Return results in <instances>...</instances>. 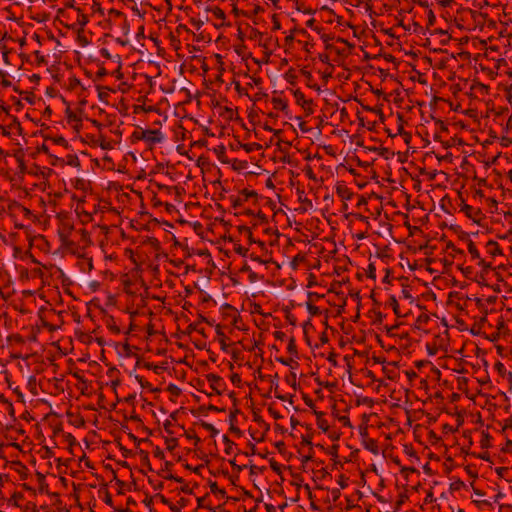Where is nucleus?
<instances>
[{
  "mask_svg": "<svg viewBox=\"0 0 512 512\" xmlns=\"http://www.w3.org/2000/svg\"><path fill=\"white\" fill-rule=\"evenodd\" d=\"M387 333L391 338L398 337L400 339H406L408 344L410 343L411 337H416L417 332L421 330V327L414 325L410 331H406L403 328V322H398L390 327H386Z\"/></svg>",
  "mask_w": 512,
  "mask_h": 512,
  "instance_id": "1",
  "label": "nucleus"
},
{
  "mask_svg": "<svg viewBox=\"0 0 512 512\" xmlns=\"http://www.w3.org/2000/svg\"><path fill=\"white\" fill-rule=\"evenodd\" d=\"M457 326L449 325L448 322H442L443 327L445 328L442 334H437L434 336L433 343L440 349L446 350L449 344V333L448 329L456 328L459 331L468 330L467 327H464L465 322H456Z\"/></svg>",
  "mask_w": 512,
  "mask_h": 512,
  "instance_id": "2",
  "label": "nucleus"
},
{
  "mask_svg": "<svg viewBox=\"0 0 512 512\" xmlns=\"http://www.w3.org/2000/svg\"><path fill=\"white\" fill-rule=\"evenodd\" d=\"M97 329L92 330L90 333L83 332L81 330H75V337L83 344L89 345L92 342H96L98 345L103 346L105 344V340L101 336L93 337L92 334H96Z\"/></svg>",
  "mask_w": 512,
  "mask_h": 512,
  "instance_id": "3",
  "label": "nucleus"
},
{
  "mask_svg": "<svg viewBox=\"0 0 512 512\" xmlns=\"http://www.w3.org/2000/svg\"><path fill=\"white\" fill-rule=\"evenodd\" d=\"M141 139L149 144H157L164 140V135L159 129H145L141 132Z\"/></svg>",
  "mask_w": 512,
  "mask_h": 512,
  "instance_id": "4",
  "label": "nucleus"
},
{
  "mask_svg": "<svg viewBox=\"0 0 512 512\" xmlns=\"http://www.w3.org/2000/svg\"><path fill=\"white\" fill-rule=\"evenodd\" d=\"M201 324L202 322H192L187 326V329L182 332V334H186L190 336L191 339H194V343L197 348H201V346L197 344L198 339L195 338L193 333L196 332V330H198V326Z\"/></svg>",
  "mask_w": 512,
  "mask_h": 512,
  "instance_id": "5",
  "label": "nucleus"
},
{
  "mask_svg": "<svg viewBox=\"0 0 512 512\" xmlns=\"http://www.w3.org/2000/svg\"><path fill=\"white\" fill-rule=\"evenodd\" d=\"M226 328L225 326H222L220 324L216 325V334L219 337V342L221 345V350L227 351L228 345L226 344V339L228 338L226 334L224 333L223 329Z\"/></svg>",
  "mask_w": 512,
  "mask_h": 512,
  "instance_id": "6",
  "label": "nucleus"
},
{
  "mask_svg": "<svg viewBox=\"0 0 512 512\" xmlns=\"http://www.w3.org/2000/svg\"><path fill=\"white\" fill-rule=\"evenodd\" d=\"M206 378L209 382H211V389L217 394V395H221L222 394V391L219 390L216 386L217 383H219L221 381V377L218 376V375H215V374H207L206 375Z\"/></svg>",
  "mask_w": 512,
  "mask_h": 512,
  "instance_id": "7",
  "label": "nucleus"
},
{
  "mask_svg": "<svg viewBox=\"0 0 512 512\" xmlns=\"http://www.w3.org/2000/svg\"><path fill=\"white\" fill-rule=\"evenodd\" d=\"M364 447L374 455H377L379 453L378 443L374 439H368L364 441Z\"/></svg>",
  "mask_w": 512,
  "mask_h": 512,
  "instance_id": "8",
  "label": "nucleus"
},
{
  "mask_svg": "<svg viewBox=\"0 0 512 512\" xmlns=\"http://www.w3.org/2000/svg\"><path fill=\"white\" fill-rule=\"evenodd\" d=\"M41 328H44L42 326V324L41 325L37 324V325L33 326L31 328V331L26 335L27 341H30V342L37 341V335L40 332Z\"/></svg>",
  "mask_w": 512,
  "mask_h": 512,
  "instance_id": "9",
  "label": "nucleus"
},
{
  "mask_svg": "<svg viewBox=\"0 0 512 512\" xmlns=\"http://www.w3.org/2000/svg\"><path fill=\"white\" fill-rule=\"evenodd\" d=\"M314 413L317 416V425H318L319 429H321L323 432H327L329 429V425L326 420L321 418L323 416V413L317 412V411H315Z\"/></svg>",
  "mask_w": 512,
  "mask_h": 512,
  "instance_id": "10",
  "label": "nucleus"
},
{
  "mask_svg": "<svg viewBox=\"0 0 512 512\" xmlns=\"http://www.w3.org/2000/svg\"><path fill=\"white\" fill-rule=\"evenodd\" d=\"M155 497L159 498L163 504L168 505L172 512H180V509L176 505L172 504L163 494L158 493Z\"/></svg>",
  "mask_w": 512,
  "mask_h": 512,
  "instance_id": "11",
  "label": "nucleus"
},
{
  "mask_svg": "<svg viewBox=\"0 0 512 512\" xmlns=\"http://www.w3.org/2000/svg\"><path fill=\"white\" fill-rule=\"evenodd\" d=\"M7 340H8L9 342L14 341V342H16V343H18V344H23V343H25V342L27 341V339H26V335H24V334H20V333H16V334L9 335V336L7 337Z\"/></svg>",
  "mask_w": 512,
  "mask_h": 512,
  "instance_id": "12",
  "label": "nucleus"
},
{
  "mask_svg": "<svg viewBox=\"0 0 512 512\" xmlns=\"http://www.w3.org/2000/svg\"><path fill=\"white\" fill-rule=\"evenodd\" d=\"M481 448L487 449L490 447V435L488 432H482V439L480 441Z\"/></svg>",
  "mask_w": 512,
  "mask_h": 512,
  "instance_id": "13",
  "label": "nucleus"
},
{
  "mask_svg": "<svg viewBox=\"0 0 512 512\" xmlns=\"http://www.w3.org/2000/svg\"><path fill=\"white\" fill-rule=\"evenodd\" d=\"M201 426L211 433V437H215L218 433V430L210 423L201 421Z\"/></svg>",
  "mask_w": 512,
  "mask_h": 512,
  "instance_id": "14",
  "label": "nucleus"
},
{
  "mask_svg": "<svg viewBox=\"0 0 512 512\" xmlns=\"http://www.w3.org/2000/svg\"><path fill=\"white\" fill-rule=\"evenodd\" d=\"M209 487H210V491H211L212 493H219V494H221L223 497H225V496H226V492H225V490L218 488V486H217V483H216V482L210 481V482H209Z\"/></svg>",
  "mask_w": 512,
  "mask_h": 512,
  "instance_id": "15",
  "label": "nucleus"
},
{
  "mask_svg": "<svg viewBox=\"0 0 512 512\" xmlns=\"http://www.w3.org/2000/svg\"><path fill=\"white\" fill-rule=\"evenodd\" d=\"M222 441L226 444L225 453L230 454L231 450H232V446L234 444L233 441H231L227 435L222 436Z\"/></svg>",
  "mask_w": 512,
  "mask_h": 512,
  "instance_id": "16",
  "label": "nucleus"
},
{
  "mask_svg": "<svg viewBox=\"0 0 512 512\" xmlns=\"http://www.w3.org/2000/svg\"><path fill=\"white\" fill-rule=\"evenodd\" d=\"M287 350H288L289 353H291L293 355L297 356V354H298L297 347H296V344H295V339L293 337H291L290 340H289Z\"/></svg>",
  "mask_w": 512,
  "mask_h": 512,
  "instance_id": "17",
  "label": "nucleus"
},
{
  "mask_svg": "<svg viewBox=\"0 0 512 512\" xmlns=\"http://www.w3.org/2000/svg\"><path fill=\"white\" fill-rule=\"evenodd\" d=\"M167 390L174 396H179L181 394V389L173 383L168 385Z\"/></svg>",
  "mask_w": 512,
  "mask_h": 512,
  "instance_id": "18",
  "label": "nucleus"
},
{
  "mask_svg": "<svg viewBox=\"0 0 512 512\" xmlns=\"http://www.w3.org/2000/svg\"><path fill=\"white\" fill-rule=\"evenodd\" d=\"M323 326L325 327V331H323L320 335V341L322 344H326L329 341L327 329L329 328L328 322H323Z\"/></svg>",
  "mask_w": 512,
  "mask_h": 512,
  "instance_id": "19",
  "label": "nucleus"
},
{
  "mask_svg": "<svg viewBox=\"0 0 512 512\" xmlns=\"http://www.w3.org/2000/svg\"><path fill=\"white\" fill-rule=\"evenodd\" d=\"M482 324L475 322L474 325L469 329L470 333L473 335L481 334Z\"/></svg>",
  "mask_w": 512,
  "mask_h": 512,
  "instance_id": "20",
  "label": "nucleus"
},
{
  "mask_svg": "<svg viewBox=\"0 0 512 512\" xmlns=\"http://www.w3.org/2000/svg\"><path fill=\"white\" fill-rule=\"evenodd\" d=\"M426 350L429 355L433 356L438 352L439 348L432 342L426 344Z\"/></svg>",
  "mask_w": 512,
  "mask_h": 512,
  "instance_id": "21",
  "label": "nucleus"
},
{
  "mask_svg": "<svg viewBox=\"0 0 512 512\" xmlns=\"http://www.w3.org/2000/svg\"><path fill=\"white\" fill-rule=\"evenodd\" d=\"M42 326L44 328H47L50 332L61 329V325H55L52 324L51 322H42Z\"/></svg>",
  "mask_w": 512,
  "mask_h": 512,
  "instance_id": "22",
  "label": "nucleus"
},
{
  "mask_svg": "<svg viewBox=\"0 0 512 512\" xmlns=\"http://www.w3.org/2000/svg\"><path fill=\"white\" fill-rule=\"evenodd\" d=\"M464 486V482L461 480H456L450 484V490L458 491Z\"/></svg>",
  "mask_w": 512,
  "mask_h": 512,
  "instance_id": "23",
  "label": "nucleus"
},
{
  "mask_svg": "<svg viewBox=\"0 0 512 512\" xmlns=\"http://www.w3.org/2000/svg\"><path fill=\"white\" fill-rule=\"evenodd\" d=\"M271 469L277 474H281V466L278 462H276L273 458L269 461Z\"/></svg>",
  "mask_w": 512,
  "mask_h": 512,
  "instance_id": "24",
  "label": "nucleus"
},
{
  "mask_svg": "<svg viewBox=\"0 0 512 512\" xmlns=\"http://www.w3.org/2000/svg\"><path fill=\"white\" fill-rule=\"evenodd\" d=\"M483 334L485 335V338L492 341V342H495L498 340V338L500 337V332L499 331H496V332H493L491 334H486V332H483Z\"/></svg>",
  "mask_w": 512,
  "mask_h": 512,
  "instance_id": "25",
  "label": "nucleus"
},
{
  "mask_svg": "<svg viewBox=\"0 0 512 512\" xmlns=\"http://www.w3.org/2000/svg\"><path fill=\"white\" fill-rule=\"evenodd\" d=\"M240 413V410L237 408V406H234V409L230 411L229 415V423H234L236 416Z\"/></svg>",
  "mask_w": 512,
  "mask_h": 512,
  "instance_id": "26",
  "label": "nucleus"
},
{
  "mask_svg": "<svg viewBox=\"0 0 512 512\" xmlns=\"http://www.w3.org/2000/svg\"><path fill=\"white\" fill-rule=\"evenodd\" d=\"M497 331L502 335H506L508 333V328L505 325V322H498Z\"/></svg>",
  "mask_w": 512,
  "mask_h": 512,
  "instance_id": "27",
  "label": "nucleus"
},
{
  "mask_svg": "<svg viewBox=\"0 0 512 512\" xmlns=\"http://www.w3.org/2000/svg\"><path fill=\"white\" fill-rule=\"evenodd\" d=\"M501 451L503 453H511L512 452V440L507 439L505 446L502 447Z\"/></svg>",
  "mask_w": 512,
  "mask_h": 512,
  "instance_id": "28",
  "label": "nucleus"
},
{
  "mask_svg": "<svg viewBox=\"0 0 512 512\" xmlns=\"http://www.w3.org/2000/svg\"><path fill=\"white\" fill-rule=\"evenodd\" d=\"M166 443H167V449L173 450L177 446V439L176 438L166 439Z\"/></svg>",
  "mask_w": 512,
  "mask_h": 512,
  "instance_id": "29",
  "label": "nucleus"
},
{
  "mask_svg": "<svg viewBox=\"0 0 512 512\" xmlns=\"http://www.w3.org/2000/svg\"><path fill=\"white\" fill-rule=\"evenodd\" d=\"M122 347H123L125 357L132 356L131 346L129 345V343L127 341L125 343H123Z\"/></svg>",
  "mask_w": 512,
  "mask_h": 512,
  "instance_id": "30",
  "label": "nucleus"
},
{
  "mask_svg": "<svg viewBox=\"0 0 512 512\" xmlns=\"http://www.w3.org/2000/svg\"><path fill=\"white\" fill-rule=\"evenodd\" d=\"M21 498H23L22 493H20V492H15V493L11 496V498H10V500H9V501H10V502H13V504H14L15 506H19V505H18V503H17V500H18V499H21Z\"/></svg>",
  "mask_w": 512,
  "mask_h": 512,
  "instance_id": "31",
  "label": "nucleus"
},
{
  "mask_svg": "<svg viewBox=\"0 0 512 512\" xmlns=\"http://www.w3.org/2000/svg\"><path fill=\"white\" fill-rule=\"evenodd\" d=\"M495 368L496 370L498 371V373L501 375V376H504L505 373H506V370H505V367L503 365L502 362L498 361L496 364H495Z\"/></svg>",
  "mask_w": 512,
  "mask_h": 512,
  "instance_id": "32",
  "label": "nucleus"
},
{
  "mask_svg": "<svg viewBox=\"0 0 512 512\" xmlns=\"http://www.w3.org/2000/svg\"><path fill=\"white\" fill-rule=\"evenodd\" d=\"M336 353L335 352H330L328 357H327V360L334 366L336 367L338 365L337 363V360H336Z\"/></svg>",
  "mask_w": 512,
  "mask_h": 512,
  "instance_id": "33",
  "label": "nucleus"
},
{
  "mask_svg": "<svg viewBox=\"0 0 512 512\" xmlns=\"http://www.w3.org/2000/svg\"><path fill=\"white\" fill-rule=\"evenodd\" d=\"M185 436L189 439H194L196 444L200 441V438L195 434L193 430L186 431Z\"/></svg>",
  "mask_w": 512,
  "mask_h": 512,
  "instance_id": "34",
  "label": "nucleus"
},
{
  "mask_svg": "<svg viewBox=\"0 0 512 512\" xmlns=\"http://www.w3.org/2000/svg\"><path fill=\"white\" fill-rule=\"evenodd\" d=\"M302 443L306 444V445H309L310 446V450H311L312 449V435H310V434L303 435L302 436Z\"/></svg>",
  "mask_w": 512,
  "mask_h": 512,
  "instance_id": "35",
  "label": "nucleus"
},
{
  "mask_svg": "<svg viewBox=\"0 0 512 512\" xmlns=\"http://www.w3.org/2000/svg\"><path fill=\"white\" fill-rule=\"evenodd\" d=\"M508 429H512V416L505 420V423L502 427V433Z\"/></svg>",
  "mask_w": 512,
  "mask_h": 512,
  "instance_id": "36",
  "label": "nucleus"
},
{
  "mask_svg": "<svg viewBox=\"0 0 512 512\" xmlns=\"http://www.w3.org/2000/svg\"><path fill=\"white\" fill-rule=\"evenodd\" d=\"M339 421L342 422L344 426L352 428V424L348 416L339 417Z\"/></svg>",
  "mask_w": 512,
  "mask_h": 512,
  "instance_id": "37",
  "label": "nucleus"
},
{
  "mask_svg": "<svg viewBox=\"0 0 512 512\" xmlns=\"http://www.w3.org/2000/svg\"><path fill=\"white\" fill-rule=\"evenodd\" d=\"M144 367L147 369H152L154 372L158 373V371L161 369L160 366L154 365L152 363L146 362L144 364Z\"/></svg>",
  "mask_w": 512,
  "mask_h": 512,
  "instance_id": "38",
  "label": "nucleus"
},
{
  "mask_svg": "<svg viewBox=\"0 0 512 512\" xmlns=\"http://www.w3.org/2000/svg\"><path fill=\"white\" fill-rule=\"evenodd\" d=\"M154 456L159 459H164V457H165L163 450L158 446L154 450Z\"/></svg>",
  "mask_w": 512,
  "mask_h": 512,
  "instance_id": "39",
  "label": "nucleus"
},
{
  "mask_svg": "<svg viewBox=\"0 0 512 512\" xmlns=\"http://www.w3.org/2000/svg\"><path fill=\"white\" fill-rule=\"evenodd\" d=\"M229 424H230L229 430L232 433H235L238 436L242 435V431L237 426H235L234 423H229Z\"/></svg>",
  "mask_w": 512,
  "mask_h": 512,
  "instance_id": "40",
  "label": "nucleus"
},
{
  "mask_svg": "<svg viewBox=\"0 0 512 512\" xmlns=\"http://www.w3.org/2000/svg\"><path fill=\"white\" fill-rule=\"evenodd\" d=\"M268 412L273 416L274 419H280L282 418V416L279 414L278 411H276L275 409H273L272 407H269L268 408Z\"/></svg>",
  "mask_w": 512,
  "mask_h": 512,
  "instance_id": "41",
  "label": "nucleus"
},
{
  "mask_svg": "<svg viewBox=\"0 0 512 512\" xmlns=\"http://www.w3.org/2000/svg\"><path fill=\"white\" fill-rule=\"evenodd\" d=\"M230 380L233 384H240V382H241V378H240L239 374H237V373L232 374L230 377Z\"/></svg>",
  "mask_w": 512,
  "mask_h": 512,
  "instance_id": "42",
  "label": "nucleus"
},
{
  "mask_svg": "<svg viewBox=\"0 0 512 512\" xmlns=\"http://www.w3.org/2000/svg\"><path fill=\"white\" fill-rule=\"evenodd\" d=\"M338 485L344 489L345 487H347V482H346V478L344 477V475H340L339 476V479H338Z\"/></svg>",
  "mask_w": 512,
  "mask_h": 512,
  "instance_id": "43",
  "label": "nucleus"
},
{
  "mask_svg": "<svg viewBox=\"0 0 512 512\" xmlns=\"http://www.w3.org/2000/svg\"><path fill=\"white\" fill-rule=\"evenodd\" d=\"M139 326L135 322H130L129 328L127 330V334H130L134 331H138Z\"/></svg>",
  "mask_w": 512,
  "mask_h": 512,
  "instance_id": "44",
  "label": "nucleus"
},
{
  "mask_svg": "<svg viewBox=\"0 0 512 512\" xmlns=\"http://www.w3.org/2000/svg\"><path fill=\"white\" fill-rule=\"evenodd\" d=\"M186 469L188 470H191L193 471L194 473H199L200 472V469L203 467V465H199V466H196V467H192L191 465L189 464H185L184 466Z\"/></svg>",
  "mask_w": 512,
  "mask_h": 512,
  "instance_id": "45",
  "label": "nucleus"
},
{
  "mask_svg": "<svg viewBox=\"0 0 512 512\" xmlns=\"http://www.w3.org/2000/svg\"><path fill=\"white\" fill-rule=\"evenodd\" d=\"M495 471L499 477L503 478L504 473L508 471V468L507 467H498V468H496Z\"/></svg>",
  "mask_w": 512,
  "mask_h": 512,
  "instance_id": "46",
  "label": "nucleus"
},
{
  "mask_svg": "<svg viewBox=\"0 0 512 512\" xmlns=\"http://www.w3.org/2000/svg\"><path fill=\"white\" fill-rule=\"evenodd\" d=\"M229 463L237 470V471H242L243 469H245L247 466L246 465H243V466H240V465H237V463L235 462V460H230Z\"/></svg>",
  "mask_w": 512,
  "mask_h": 512,
  "instance_id": "47",
  "label": "nucleus"
},
{
  "mask_svg": "<svg viewBox=\"0 0 512 512\" xmlns=\"http://www.w3.org/2000/svg\"><path fill=\"white\" fill-rule=\"evenodd\" d=\"M330 454L334 457H338V445H332L330 448Z\"/></svg>",
  "mask_w": 512,
  "mask_h": 512,
  "instance_id": "48",
  "label": "nucleus"
},
{
  "mask_svg": "<svg viewBox=\"0 0 512 512\" xmlns=\"http://www.w3.org/2000/svg\"><path fill=\"white\" fill-rule=\"evenodd\" d=\"M477 457H478V458H480V459H482V460H485V461H487V462H491V463H492V461H491V459H490V455H489V453H487V452L481 453V454H479Z\"/></svg>",
  "mask_w": 512,
  "mask_h": 512,
  "instance_id": "49",
  "label": "nucleus"
},
{
  "mask_svg": "<svg viewBox=\"0 0 512 512\" xmlns=\"http://www.w3.org/2000/svg\"><path fill=\"white\" fill-rule=\"evenodd\" d=\"M141 454L144 456V462L148 466L149 470H152V467L150 465L149 456L147 452L141 451Z\"/></svg>",
  "mask_w": 512,
  "mask_h": 512,
  "instance_id": "50",
  "label": "nucleus"
},
{
  "mask_svg": "<svg viewBox=\"0 0 512 512\" xmlns=\"http://www.w3.org/2000/svg\"><path fill=\"white\" fill-rule=\"evenodd\" d=\"M344 360H345V362L347 364V370H348V373H349V377L351 378L352 365H351V362H350V357L349 356H345Z\"/></svg>",
  "mask_w": 512,
  "mask_h": 512,
  "instance_id": "51",
  "label": "nucleus"
},
{
  "mask_svg": "<svg viewBox=\"0 0 512 512\" xmlns=\"http://www.w3.org/2000/svg\"><path fill=\"white\" fill-rule=\"evenodd\" d=\"M108 328L112 332L117 333V334L121 332V328L118 325H116V324H110V325H108Z\"/></svg>",
  "mask_w": 512,
  "mask_h": 512,
  "instance_id": "52",
  "label": "nucleus"
},
{
  "mask_svg": "<svg viewBox=\"0 0 512 512\" xmlns=\"http://www.w3.org/2000/svg\"><path fill=\"white\" fill-rule=\"evenodd\" d=\"M66 440L68 441L70 446H73L76 443L75 437L70 433L66 436Z\"/></svg>",
  "mask_w": 512,
  "mask_h": 512,
  "instance_id": "53",
  "label": "nucleus"
},
{
  "mask_svg": "<svg viewBox=\"0 0 512 512\" xmlns=\"http://www.w3.org/2000/svg\"><path fill=\"white\" fill-rule=\"evenodd\" d=\"M146 330H147V334L148 336H152L153 334L156 333V331L154 330V327L151 323H149L147 326H146Z\"/></svg>",
  "mask_w": 512,
  "mask_h": 512,
  "instance_id": "54",
  "label": "nucleus"
},
{
  "mask_svg": "<svg viewBox=\"0 0 512 512\" xmlns=\"http://www.w3.org/2000/svg\"><path fill=\"white\" fill-rule=\"evenodd\" d=\"M104 502H105L107 505H112V496H111V494L109 493V491H106L105 498H104Z\"/></svg>",
  "mask_w": 512,
  "mask_h": 512,
  "instance_id": "55",
  "label": "nucleus"
},
{
  "mask_svg": "<svg viewBox=\"0 0 512 512\" xmlns=\"http://www.w3.org/2000/svg\"><path fill=\"white\" fill-rule=\"evenodd\" d=\"M257 470L262 472L264 470V467L258 468L256 465L250 466V474L251 475L256 474Z\"/></svg>",
  "mask_w": 512,
  "mask_h": 512,
  "instance_id": "56",
  "label": "nucleus"
},
{
  "mask_svg": "<svg viewBox=\"0 0 512 512\" xmlns=\"http://www.w3.org/2000/svg\"><path fill=\"white\" fill-rule=\"evenodd\" d=\"M465 469H466L467 473H468L472 478H477V477H478L477 472L472 471V469H471V467H470L469 465H468V466H466V468H465Z\"/></svg>",
  "mask_w": 512,
  "mask_h": 512,
  "instance_id": "57",
  "label": "nucleus"
},
{
  "mask_svg": "<svg viewBox=\"0 0 512 512\" xmlns=\"http://www.w3.org/2000/svg\"><path fill=\"white\" fill-rule=\"evenodd\" d=\"M177 503L178 504L176 506L181 510V508L187 505V500L185 498H180V500Z\"/></svg>",
  "mask_w": 512,
  "mask_h": 512,
  "instance_id": "58",
  "label": "nucleus"
},
{
  "mask_svg": "<svg viewBox=\"0 0 512 512\" xmlns=\"http://www.w3.org/2000/svg\"><path fill=\"white\" fill-rule=\"evenodd\" d=\"M383 372L387 375L389 379H393V376L391 375L392 370H390L387 366L382 367Z\"/></svg>",
  "mask_w": 512,
  "mask_h": 512,
  "instance_id": "59",
  "label": "nucleus"
},
{
  "mask_svg": "<svg viewBox=\"0 0 512 512\" xmlns=\"http://www.w3.org/2000/svg\"><path fill=\"white\" fill-rule=\"evenodd\" d=\"M406 472L414 473V472H417V470L414 467H402L401 473L404 474Z\"/></svg>",
  "mask_w": 512,
  "mask_h": 512,
  "instance_id": "60",
  "label": "nucleus"
},
{
  "mask_svg": "<svg viewBox=\"0 0 512 512\" xmlns=\"http://www.w3.org/2000/svg\"><path fill=\"white\" fill-rule=\"evenodd\" d=\"M180 491L187 494H192L193 490L188 487V485H184L180 488Z\"/></svg>",
  "mask_w": 512,
  "mask_h": 512,
  "instance_id": "61",
  "label": "nucleus"
},
{
  "mask_svg": "<svg viewBox=\"0 0 512 512\" xmlns=\"http://www.w3.org/2000/svg\"><path fill=\"white\" fill-rule=\"evenodd\" d=\"M372 360L374 361V363H377V364L385 363V358H382V357L373 356Z\"/></svg>",
  "mask_w": 512,
  "mask_h": 512,
  "instance_id": "62",
  "label": "nucleus"
},
{
  "mask_svg": "<svg viewBox=\"0 0 512 512\" xmlns=\"http://www.w3.org/2000/svg\"><path fill=\"white\" fill-rule=\"evenodd\" d=\"M279 363L283 364V365H290V362L292 361V359H284V358H277L276 359Z\"/></svg>",
  "mask_w": 512,
  "mask_h": 512,
  "instance_id": "63",
  "label": "nucleus"
},
{
  "mask_svg": "<svg viewBox=\"0 0 512 512\" xmlns=\"http://www.w3.org/2000/svg\"><path fill=\"white\" fill-rule=\"evenodd\" d=\"M304 401L306 403V405H308L309 407L313 408L314 407V402L311 398H309L308 396H305L304 397Z\"/></svg>",
  "mask_w": 512,
  "mask_h": 512,
  "instance_id": "64",
  "label": "nucleus"
}]
</instances>
